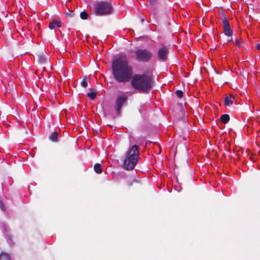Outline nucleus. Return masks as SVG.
I'll return each mask as SVG.
<instances>
[{"label":"nucleus","instance_id":"1","mask_svg":"<svg viewBox=\"0 0 260 260\" xmlns=\"http://www.w3.org/2000/svg\"><path fill=\"white\" fill-rule=\"evenodd\" d=\"M111 69L114 79L118 83L129 81L133 74V68L125 57H120L112 63Z\"/></svg>","mask_w":260,"mask_h":260},{"label":"nucleus","instance_id":"2","mask_svg":"<svg viewBox=\"0 0 260 260\" xmlns=\"http://www.w3.org/2000/svg\"><path fill=\"white\" fill-rule=\"evenodd\" d=\"M131 84L133 88L140 92L147 93L153 87V82L151 77L145 74H137L133 75Z\"/></svg>","mask_w":260,"mask_h":260},{"label":"nucleus","instance_id":"3","mask_svg":"<svg viewBox=\"0 0 260 260\" xmlns=\"http://www.w3.org/2000/svg\"><path fill=\"white\" fill-rule=\"evenodd\" d=\"M139 157V147L136 145L132 146L127 151L124 160L123 168L127 170H133L137 164Z\"/></svg>","mask_w":260,"mask_h":260},{"label":"nucleus","instance_id":"4","mask_svg":"<svg viewBox=\"0 0 260 260\" xmlns=\"http://www.w3.org/2000/svg\"><path fill=\"white\" fill-rule=\"evenodd\" d=\"M112 10L111 4L107 1L98 2L94 7V13L96 16L109 15Z\"/></svg>","mask_w":260,"mask_h":260},{"label":"nucleus","instance_id":"5","mask_svg":"<svg viewBox=\"0 0 260 260\" xmlns=\"http://www.w3.org/2000/svg\"><path fill=\"white\" fill-rule=\"evenodd\" d=\"M136 60L139 62H148L152 59L153 53L147 49H138L134 52Z\"/></svg>","mask_w":260,"mask_h":260},{"label":"nucleus","instance_id":"6","mask_svg":"<svg viewBox=\"0 0 260 260\" xmlns=\"http://www.w3.org/2000/svg\"><path fill=\"white\" fill-rule=\"evenodd\" d=\"M127 98L124 95H118L116 100V104L115 106V110L117 115L119 116L121 113V108L124 103L127 102Z\"/></svg>","mask_w":260,"mask_h":260},{"label":"nucleus","instance_id":"7","mask_svg":"<svg viewBox=\"0 0 260 260\" xmlns=\"http://www.w3.org/2000/svg\"><path fill=\"white\" fill-rule=\"evenodd\" d=\"M169 51V48L168 47H162L159 48L157 51L158 58L163 61H166L168 60Z\"/></svg>","mask_w":260,"mask_h":260},{"label":"nucleus","instance_id":"8","mask_svg":"<svg viewBox=\"0 0 260 260\" xmlns=\"http://www.w3.org/2000/svg\"><path fill=\"white\" fill-rule=\"evenodd\" d=\"M219 16L222 22L224 34L228 36V20L225 13L222 9H219Z\"/></svg>","mask_w":260,"mask_h":260},{"label":"nucleus","instance_id":"9","mask_svg":"<svg viewBox=\"0 0 260 260\" xmlns=\"http://www.w3.org/2000/svg\"><path fill=\"white\" fill-rule=\"evenodd\" d=\"M237 105V102L235 101L234 95L232 94L229 95V108H230L231 110L234 111L236 109Z\"/></svg>","mask_w":260,"mask_h":260},{"label":"nucleus","instance_id":"10","mask_svg":"<svg viewBox=\"0 0 260 260\" xmlns=\"http://www.w3.org/2000/svg\"><path fill=\"white\" fill-rule=\"evenodd\" d=\"M226 123H228V114H224L220 117L217 125L220 129H222Z\"/></svg>","mask_w":260,"mask_h":260},{"label":"nucleus","instance_id":"11","mask_svg":"<svg viewBox=\"0 0 260 260\" xmlns=\"http://www.w3.org/2000/svg\"><path fill=\"white\" fill-rule=\"evenodd\" d=\"M55 26H57L58 27H60L61 26V22L56 20H53L49 23V27L50 29H52L54 28Z\"/></svg>","mask_w":260,"mask_h":260},{"label":"nucleus","instance_id":"12","mask_svg":"<svg viewBox=\"0 0 260 260\" xmlns=\"http://www.w3.org/2000/svg\"><path fill=\"white\" fill-rule=\"evenodd\" d=\"M38 59L39 62L41 64H45L48 62V57L45 54L40 55Z\"/></svg>","mask_w":260,"mask_h":260},{"label":"nucleus","instance_id":"13","mask_svg":"<svg viewBox=\"0 0 260 260\" xmlns=\"http://www.w3.org/2000/svg\"><path fill=\"white\" fill-rule=\"evenodd\" d=\"M90 92L87 93V96L91 99H94L96 96V93L93 88H90Z\"/></svg>","mask_w":260,"mask_h":260},{"label":"nucleus","instance_id":"14","mask_svg":"<svg viewBox=\"0 0 260 260\" xmlns=\"http://www.w3.org/2000/svg\"><path fill=\"white\" fill-rule=\"evenodd\" d=\"M58 133L56 132H54L49 137V139L52 142H57L58 141Z\"/></svg>","mask_w":260,"mask_h":260},{"label":"nucleus","instance_id":"15","mask_svg":"<svg viewBox=\"0 0 260 260\" xmlns=\"http://www.w3.org/2000/svg\"><path fill=\"white\" fill-rule=\"evenodd\" d=\"M93 168L94 171L98 174H101L103 172L101 165L99 163L95 164Z\"/></svg>","mask_w":260,"mask_h":260},{"label":"nucleus","instance_id":"16","mask_svg":"<svg viewBox=\"0 0 260 260\" xmlns=\"http://www.w3.org/2000/svg\"><path fill=\"white\" fill-rule=\"evenodd\" d=\"M0 260H11V257L9 254L2 252L0 254Z\"/></svg>","mask_w":260,"mask_h":260},{"label":"nucleus","instance_id":"17","mask_svg":"<svg viewBox=\"0 0 260 260\" xmlns=\"http://www.w3.org/2000/svg\"><path fill=\"white\" fill-rule=\"evenodd\" d=\"M89 77L87 76H85L83 79V80L81 82V85L83 87H86L88 85L87 81L88 80Z\"/></svg>","mask_w":260,"mask_h":260},{"label":"nucleus","instance_id":"18","mask_svg":"<svg viewBox=\"0 0 260 260\" xmlns=\"http://www.w3.org/2000/svg\"><path fill=\"white\" fill-rule=\"evenodd\" d=\"M88 13L85 11H82L80 14V17L83 20H86L88 18Z\"/></svg>","mask_w":260,"mask_h":260},{"label":"nucleus","instance_id":"19","mask_svg":"<svg viewBox=\"0 0 260 260\" xmlns=\"http://www.w3.org/2000/svg\"><path fill=\"white\" fill-rule=\"evenodd\" d=\"M65 15L67 17L69 18H72L75 16L76 14L74 12V11H72L70 10H69V12H67L65 13Z\"/></svg>","mask_w":260,"mask_h":260},{"label":"nucleus","instance_id":"20","mask_svg":"<svg viewBox=\"0 0 260 260\" xmlns=\"http://www.w3.org/2000/svg\"><path fill=\"white\" fill-rule=\"evenodd\" d=\"M176 94L179 98H182L183 95V92L181 90H177L175 92Z\"/></svg>","mask_w":260,"mask_h":260},{"label":"nucleus","instance_id":"21","mask_svg":"<svg viewBox=\"0 0 260 260\" xmlns=\"http://www.w3.org/2000/svg\"><path fill=\"white\" fill-rule=\"evenodd\" d=\"M233 35V31L230 28V24H229V37H230V36H232ZM233 38H231L230 39L229 38V41H233Z\"/></svg>","mask_w":260,"mask_h":260},{"label":"nucleus","instance_id":"22","mask_svg":"<svg viewBox=\"0 0 260 260\" xmlns=\"http://www.w3.org/2000/svg\"><path fill=\"white\" fill-rule=\"evenodd\" d=\"M234 44L237 46H239L241 44V39H235L234 41H233Z\"/></svg>","mask_w":260,"mask_h":260},{"label":"nucleus","instance_id":"23","mask_svg":"<svg viewBox=\"0 0 260 260\" xmlns=\"http://www.w3.org/2000/svg\"><path fill=\"white\" fill-rule=\"evenodd\" d=\"M224 104L225 105V106H228V96L226 95L224 98Z\"/></svg>","mask_w":260,"mask_h":260},{"label":"nucleus","instance_id":"24","mask_svg":"<svg viewBox=\"0 0 260 260\" xmlns=\"http://www.w3.org/2000/svg\"><path fill=\"white\" fill-rule=\"evenodd\" d=\"M149 1L151 3L153 4L156 2V0H149Z\"/></svg>","mask_w":260,"mask_h":260},{"label":"nucleus","instance_id":"25","mask_svg":"<svg viewBox=\"0 0 260 260\" xmlns=\"http://www.w3.org/2000/svg\"><path fill=\"white\" fill-rule=\"evenodd\" d=\"M256 48L257 49L259 50L260 49V44H258L257 45V46H256Z\"/></svg>","mask_w":260,"mask_h":260},{"label":"nucleus","instance_id":"26","mask_svg":"<svg viewBox=\"0 0 260 260\" xmlns=\"http://www.w3.org/2000/svg\"><path fill=\"white\" fill-rule=\"evenodd\" d=\"M141 21L142 23H143L145 21V19L144 18H142L141 20Z\"/></svg>","mask_w":260,"mask_h":260},{"label":"nucleus","instance_id":"27","mask_svg":"<svg viewBox=\"0 0 260 260\" xmlns=\"http://www.w3.org/2000/svg\"><path fill=\"white\" fill-rule=\"evenodd\" d=\"M232 81H234V78H233L232 79Z\"/></svg>","mask_w":260,"mask_h":260},{"label":"nucleus","instance_id":"28","mask_svg":"<svg viewBox=\"0 0 260 260\" xmlns=\"http://www.w3.org/2000/svg\"><path fill=\"white\" fill-rule=\"evenodd\" d=\"M228 119H229V121L230 120V116H229Z\"/></svg>","mask_w":260,"mask_h":260}]
</instances>
